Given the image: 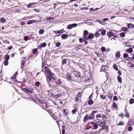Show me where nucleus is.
Segmentation results:
<instances>
[{
  "mask_svg": "<svg viewBox=\"0 0 134 134\" xmlns=\"http://www.w3.org/2000/svg\"><path fill=\"white\" fill-rule=\"evenodd\" d=\"M21 90L27 93L30 94V93H33V89L31 87L27 88H21Z\"/></svg>",
  "mask_w": 134,
  "mask_h": 134,
  "instance_id": "1",
  "label": "nucleus"
},
{
  "mask_svg": "<svg viewBox=\"0 0 134 134\" xmlns=\"http://www.w3.org/2000/svg\"><path fill=\"white\" fill-rule=\"evenodd\" d=\"M74 74L76 77H80L81 76L80 73L78 71H74Z\"/></svg>",
  "mask_w": 134,
  "mask_h": 134,
  "instance_id": "2",
  "label": "nucleus"
},
{
  "mask_svg": "<svg viewBox=\"0 0 134 134\" xmlns=\"http://www.w3.org/2000/svg\"><path fill=\"white\" fill-rule=\"evenodd\" d=\"M45 71H44V72L48 74H51V71L48 67L45 66Z\"/></svg>",
  "mask_w": 134,
  "mask_h": 134,
  "instance_id": "3",
  "label": "nucleus"
},
{
  "mask_svg": "<svg viewBox=\"0 0 134 134\" xmlns=\"http://www.w3.org/2000/svg\"><path fill=\"white\" fill-rule=\"evenodd\" d=\"M86 38L88 40L93 39L94 38V35L92 33H90Z\"/></svg>",
  "mask_w": 134,
  "mask_h": 134,
  "instance_id": "4",
  "label": "nucleus"
},
{
  "mask_svg": "<svg viewBox=\"0 0 134 134\" xmlns=\"http://www.w3.org/2000/svg\"><path fill=\"white\" fill-rule=\"evenodd\" d=\"M25 59V58H22V60H21V66L20 67L21 69H22L24 67V63L26 62Z\"/></svg>",
  "mask_w": 134,
  "mask_h": 134,
  "instance_id": "5",
  "label": "nucleus"
},
{
  "mask_svg": "<svg viewBox=\"0 0 134 134\" xmlns=\"http://www.w3.org/2000/svg\"><path fill=\"white\" fill-rule=\"evenodd\" d=\"M18 74V72H16L13 75L11 79L13 80L14 81L16 82L17 80L16 79V77L17 75Z\"/></svg>",
  "mask_w": 134,
  "mask_h": 134,
  "instance_id": "6",
  "label": "nucleus"
},
{
  "mask_svg": "<svg viewBox=\"0 0 134 134\" xmlns=\"http://www.w3.org/2000/svg\"><path fill=\"white\" fill-rule=\"evenodd\" d=\"M36 22H40V21L38 20H31L29 21L27 24L28 25L30 24H32L33 23H36Z\"/></svg>",
  "mask_w": 134,
  "mask_h": 134,
  "instance_id": "7",
  "label": "nucleus"
},
{
  "mask_svg": "<svg viewBox=\"0 0 134 134\" xmlns=\"http://www.w3.org/2000/svg\"><path fill=\"white\" fill-rule=\"evenodd\" d=\"M114 34L112 31H110L107 33V35L108 36L109 38L113 36Z\"/></svg>",
  "mask_w": 134,
  "mask_h": 134,
  "instance_id": "8",
  "label": "nucleus"
},
{
  "mask_svg": "<svg viewBox=\"0 0 134 134\" xmlns=\"http://www.w3.org/2000/svg\"><path fill=\"white\" fill-rule=\"evenodd\" d=\"M46 77L48 78V79L50 80H56L55 78L53 76L51 75L50 74H49V75H47L46 76Z\"/></svg>",
  "mask_w": 134,
  "mask_h": 134,
  "instance_id": "9",
  "label": "nucleus"
},
{
  "mask_svg": "<svg viewBox=\"0 0 134 134\" xmlns=\"http://www.w3.org/2000/svg\"><path fill=\"white\" fill-rule=\"evenodd\" d=\"M88 34V32L87 30H85L83 33V38H86Z\"/></svg>",
  "mask_w": 134,
  "mask_h": 134,
  "instance_id": "10",
  "label": "nucleus"
},
{
  "mask_svg": "<svg viewBox=\"0 0 134 134\" xmlns=\"http://www.w3.org/2000/svg\"><path fill=\"white\" fill-rule=\"evenodd\" d=\"M120 52L119 51H117L115 53V56L116 58H119L121 56Z\"/></svg>",
  "mask_w": 134,
  "mask_h": 134,
  "instance_id": "11",
  "label": "nucleus"
},
{
  "mask_svg": "<svg viewBox=\"0 0 134 134\" xmlns=\"http://www.w3.org/2000/svg\"><path fill=\"white\" fill-rule=\"evenodd\" d=\"M68 35L66 34H63L62 35L61 37L63 39H65L68 37Z\"/></svg>",
  "mask_w": 134,
  "mask_h": 134,
  "instance_id": "12",
  "label": "nucleus"
},
{
  "mask_svg": "<svg viewBox=\"0 0 134 134\" xmlns=\"http://www.w3.org/2000/svg\"><path fill=\"white\" fill-rule=\"evenodd\" d=\"M66 77L68 81L70 80L73 81V79H72V78L71 76L70 75H67Z\"/></svg>",
  "mask_w": 134,
  "mask_h": 134,
  "instance_id": "13",
  "label": "nucleus"
},
{
  "mask_svg": "<svg viewBox=\"0 0 134 134\" xmlns=\"http://www.w3.org/2000/svg\"><path fill=\"white\" fill-rule=\"evenodd\" d=\"M126 52L128 53H130L133 52V49L132 48H130L126 50Z\"/></svg>",
  "mask_w": 134,
  "mask_h": 134,
  "instance_id": "14",
  "label": "nucleus"
},
{
  "mask_svg": "<svg viewBox=\"0 0 134 134\" xmlns=\"http://www.w3.org/2000/svg\"><path fill=\"white\" fill-rule=\"evenodd\" d=\"M0 22L3 23H4L6 22V20L3 17L0 18Z\"/></svg>",
  "mask_w": 134,
  "mask_h": 134,
  "instance_id": "15",
  "label": "nucleus"
},
{
  "mask_svg": "<svg viewBox=\"0 0 134 134\" xmlns=\"http://www.w3.org/2000/svg\"><path fill=\"white\" fill-rule=\"evenodd\" d=\"M90 79L89 77L86 76H85V79L83 80V81L85 82H87L90 81Z\"/></svg>",
  "mask_w": 134,
  "mask_h": 134,
  "instance_id": "16",
  "label": "nucleus"
},
{
  "mask_svg": "<svg viewBox=\"0 0 134 134\" xmlns=\"http://www.w3.org/2000/svg\"><path fill=\"white\" fill-rule=\"evenodd\" d=\"M127 27L129 28H133L134 27V25L131 23H129L127 25Z\"/></svg>",
  "mask_w": 134,
  "mask_h": 134,
  "instance_id": "17",
  "label": "nucleus"
},
{
  "mask_svg": "<svg viewBox=\"0 0 134 134\" xmlns=\"http://www.w3.org/2000/svg\"><path fill=\"white\" fill-rule=\"evenodd\" d=\"M94 115L91 113V114L88 117V119H94Z\"/></svg>",
  "mask_w": 134,
  "mask_h": 134,
  "instance_id": "18",
  "label": "nucleus"
},
{
  "mask_svg": "<svg viewBox=\"0 0 134 134\" xmlns=\"http://www.w3.org/2000/svg\"><path fill=\"white\" fill-rule=\"evenodd\" d=\"M36 4V3H30L29 4L27 5V8H30L31 6H32L34 5H35Z\"/></svg>",
  "mask_w": 134,
  "mask_h": 134,
  "instance_id": "19",
  "label": "nucleus"
},
{
  "mask_svg": "<svg viewBox=\"0 0 134 134\" xmlns=\"http://www.w3.org/2000/svg\"><path fill=\"white\" fill-rule=\"evenodd\" d=\"M106 69V67L105 65H102L100 69V72L105 71V70Z\"/></svg>",
  "mask_w": 134,
  "mask_h": 134,
  "instance_id": "20",
  "label": "nucleus"
},
{
  "mask_svg": "<svg viewBox=\"0 0 134 134\" xmlns=\"http://www.w3.org/2000/svg\"><path fill=\"white\" fill-rule=\"evenodd\" d=\"M93 103L94 102L91 99L90 100H88V104L89 105H91L93 104Z\"/></svg>",
  "mask_w": 134,
  "mask_h": 134,
  "instance_id": "21",
  "label": "nucleus"
},
{
  "mask_svg": "<svg viewBox=\"0 0 134 134\" xmlns=\"http://www.w3.org/2000/svg\"><path fill=\"white\" fill-rule=\"evenodd\" d=\"M106 32V30L105 29H103L101 33V35L103 36H104L105 35Z\"/></svg>",
  "mask_w": 134,
  "mask_h": 134,
  "instance_id": "22",
  "label": "nucleus"
},
{
  "mask_svg": "<svg viewBox=\"0 0 134 134\" xmlns=\"http://www.w3.org/2000/svg\"><path fill=\"white\" fill-rule=\"evenodd\" d=\"M117 79L118 82L120 83H122V78L119 75L117 77Z\"/></svg>",
  "mask_w": 134,
  "mask_h": 134,
  "instance_id": "23",
  "label": "nucleus"
},
{
  "mask_svg": "<svg viewBox=\"0 0 134 134\" xmlns=\"http://www.w3.org/2000/svg\"><path fill=\"white\" fill-rule=\"evenodd\" d=\"M88 116L87 115H86L84 117L83 120V121L84 122H86V121L87 120V119H88Z\"/></svg>",
  "mask_w": 134,
  "mask_h": 134,
  "instance_id": "24",
  "label": "nucleus"
},
{
  "mask_svg": "<svg viewBox=\"0 0 134 134\" xmlns=\"http://www.w3.org/2000/svg\"><path fill=\"white\" fill-rule=\"evenodd\" d=\"M55 83L58 85H60L61 83L60 79H58L57 81L55 82Z\"/></svg>",
  "mask_w": 134,
  "mask_h": 134,
  "instance_id": "25",
  "label": "nucleus"
},
{
  "mask_svg": "<svg viewBox=\"0 0 134 134\" xmlns=\"http://www.w3.org/2000/svg\"><path fill=\"white\" fill-rule=\"evenodd\" d=\"M129 103L130 104H132L134 103V99L132 98H131L129 100Z\"/></svg>",
  "mask_w": 134,
  "mask_h": 134,
  "instance_id": "26",
  "label": "nucleus"
},
{
  "mask_svg": "<svg viewBox=\"0 0 134 134\" xmlns=\"http://www.w3.org/2000/svg\"><path fill=\"white\" fill-rule=\"evenodd\" d=\"M119 35L121 37H124L125 35V33L122 32V33H120L119 34Z\"/></svg>",
  "mask_w": 134,
  "mask_h": 134,
  "instance_id": "27",
  "label": "nucleus"
},
{
  "mask_svg": "<svg viewBox=\"0 0 134 134\" xmlns=\"http://www.w3.org/2000/svg\"><path fill=\"white\" fill-rule=\"evenodd\" d=\"M62 134H65V130L64 128L65 127V126L64 125L62 126Z\"/></svg>",
  "mask_w": 134,
  "mask_h": 134,
  "instance_id": "28",
  "label": "nucleus"
},
{
  "mask_svg": "<svg viewBox=\"0 0 134 134\" xmlns=\"http://www.w3.org/2000/svg\"><path fill=\"white\" fill-rule=\"evenodd\" d=\"M94 35V36L96 38H97L98 37H99L100 36V34L98 32H96L95 33V34Z\"/></svg>",
  "mask_w": 134,
  "mask_h": 134,
  "instance_id": "29",
  "label": "nucleus"
},
{
  "mask_svg": "<svg viewBox=\"0 0 134 134\" xmlns=\"http://www.w3.org/2000/svg\"><path fill=\"white\" fill-rule=\"evenodd\" d=\"M9 58L10 57L9 55L7 54L5 55V57H4V58L5 59V60H8L9 59Z\"/></svg>",
  "mask_w": 134,
  "mask_h": 134,
  "instance_id": "30",
  "label": "nucleus"
},
{
  "mask_svg": "<svg viewBox=\"0 0 134 134\" xmlns=\"http://www.w3.org/2000/svg\"><path fill=\"white\" fill-rule=\"evenodd\" d=\"M44 32V30L43 29H41L39 31V34L40 35H42L43 34Z\"/></svg>",
  "mask_w": 134,
  "mask_h": 134,
  "instance_id": "31",
  "label": "nucleus"
},
{
  "mask_svg": "<svg viewBox=\"0 0 134 134\" xmlns=\"http://www.w3.org/2000/svg\"><path fill=\"white\" fill-rule=\"evenodd\" d=\"M128 30V29L126 27H122L121 29V31H126Z\"/></svg>",
  "mask_w": 134,
  "mask_h": 134,
  "instance_id": "32",
  "label": "nucleus"
},
{
  "mask_svg": "<svg viewBox=\"0 0 134 134\" xmlns=\"http://www.w3.org/2000/svg\"><path fill=\"white\" fill-rule=\"evenodd\" d=\"M93 129H92V130L96 129H97L98 128V126L97 125V124L96 123L94 125H93Z\"/></svg>",
  "mask_w": 134,
  "mask_h": 134,
  "instance_id": "33",
  "label": "nucleus"
},
{
  "mask_svg": "<svg viewBox=\"0 0 134 134\" xmlns=\"http://www.w3.org/2000/svg\"><path fill=\"white\" fill-rule=\"evenodd\" d=\"M113 68H114V69L116 70L117 71L118 70V66H117V65L115 64H114L113 65Z\"/></svg>",
  "mask_w": 134,
  "mask_h": 134,
  "instance_id": "34",
  "label": "nucleus"
},
{
  "mask_svg": "<svg viewBox=\"0 0 134 134\" xmlns=\"http://www.w3.org/2000/svg\"><path fill=\"white\" fill-rule=\"evenodd\" d=\"M40 82L39 81H37L35 82V85L37 87H38L40 85Z\"/></svg>",
  "mask_w": 134,
  "mask_h": 134,
  "instance_id": "35",
  "label": "nucleus"
},
{
  "mask_svg": "<svg viewBox=\"0 0 134 134\" xmlns=\"http://www.w3.org/2000/svg\"><path fill=\"white\" fill-rule=\"evenodd\" d=\"M113 96V94L112 93H110L108 96V97L109 98H110V100H111Z\"/></svg>",
  "mask_w": 134,
  "mask_h": 134,
  "instance_id": "36",
  "label": "nucleus"
},
{
  "mask_svg": "<svg viewBox=\"0 0 134 134\" xmlns=\"http://www.w3.org/2000/svg\"><path fill=\"white\" fill-rule=\"evenodd\" d=\"M32 53L33 54H36L37 52V48H35L32 50Z\"/></svg>",
  "mask_w": 134,
  "mask_h": 134,
  "instance_id": "37",
  "label": "nucleus"
},
{
  "mask_svg": "<svg viewBox=\"0 0 134 134\" xmlns=\"http://www.w3.org/2000/svg\"><path fill=\"white\" fill-rule=\"evenodd\" d=\"M4 65L5 66H7L8 65V60H5L4 62Z\"/></svg>",
  "mask_w": 134,
  "mask_h": 134,
  "instance_id": "38",
  "label": "nucleus"
},
{
  "mask_svg": "<svg viewBox=\"0 0 134 134\" xmlns=\"http://www.w3.org/2000/svg\"><path fill=\"white\" fill-rule=\"evenodd\" d=\"M73 28L71 24L68 25L67 26V29H71Z\"/></svg>",
  "mask_w": 134,
  "mask_h": 134,
  "instance_id": "39",
  "label": "nucleus"
},
{
  "mask_svg": "<svg viewBox=\"0 0 134 134\" xmlns=\"http://www.w3.org/2000/svg\"><path fill=\"white\" fill-rule=\"evenodd\" d=\"M67 59H64L62 61V64L63 65H64L66 64Z\"/></svg>",
  "mask_w": 134,
  "mask_h": 134,
  "instance_id": "40",
  "label": "nucleus"
},
{
  "mask_svg": "<svg viewBox=\"0 0 134 134\" xmlns=\"http://www.w3.org/2000/svg\"><path fill=\"white\" fill-rule=\"evenodd\" d=\"M83 38L84 42H85L86 44H87L88 43V42L87 41V40H88V39H87V38Z\"/></svg>",
  "mask_w": 134,
  "mask_h": 134,
  "instance_id": "41",
  "label": "nucleus"
},
{
  "mask_svg": "<svg viewBox=\"0 0 134 134\" xmlns=\"http://www.w3.org/2000/svg\"><path fill=\"white\" fill-rule=\"evenodd\" d=\"M128 54L126 53H124L123 54V57L124 58H125L128 57Z\"/></svg>",
  "mask_w": 134,
  "mask_h": 134,
  "instance_id": "42",
  "label": "nucleus"
},
{
  "mask_svg": "<svg viewBox=\"0 0 134 134\" xmlns=\"http://www.w3.org/2000/svg\"><path fill=\"white\" fill-rule=\"evenodd\" d=\"M102 129H107V130L108 129V126L107 125H104L103 126H102Z\"/></svg>",
  "mask_w": 134,
  "mask_h": 134,
  "instance_id": "43",
  "label": "nucleus"
},
{
  "mask_svg": "<svg viewBox=\"0 0 134 134\" xmlns=\"http://www.w3.org/2000/svg\"><path fill=\"white\" fill-rule=\"evenodd\" d=\"M61 44V43L60 42H57L55 44V46L57 47H59Z\"/></svg>",
  "mask_w": 134,
  "mask_h": 134,
  "instance_id": "44",
  "label": "nucleus"
},
{
  "mask_svg": "<svg viewBox=\"0 0 134 134\" xmlns=\"http://www.w3.org/2000/svg\"><path fill=\"white\" fill-rule=\"evenodd\" d=\"M100 97L101 99L104 100L106 98V97L105 96L103 95H101L100 96Z\"/></svg>",
  "mask_w": 134,
  "mask_h": 134,
  "instance_id": "45",
  "label": "nucleus"
},
{
  "mask_svg": "<svg viewBox=\"0 0 134 134\" xmlns=\"http://www.w3.org/2000/svg\"><path fill=\"white\" fill-rule=\"evenodd\" d=\"M106 49L105 47H102L101 49V50L103 52H104L105 51Z\"/></svg>",
  "mask_w": 134,
  "mask_h": 134,
  "instance_id": "46",
  "label": "nucleus"
},
{
  "mask_svg": "<svg viewBox=\"0 0 134 134\" xmlns=\"http://www.w3.org/2000/svg\"><path fill=\"white\" fill-rule=\"evenodd\" d=\"M29 40V38L27 36H25L24 37V40L25 41H27Z\"/></svg>",
  "mask_w": 134,
  "mask_h": 134,
  "instance_id": "47",
  "label": "nucleus"
},
{
  "mask_svg": "<svg viewBox=\"0 0 134 134\" xmlns=\"http://www.w3.org/2000/svg\"><path fill=\"white\" fill-rule=\"evenodd\" d=\"M112 106L113 108H116L117 107L116 104L115 103H113L112 104Z\"/></svg>",
  "mask_w": 134,
  "mask_h": 134,
  "instance_id": "48",
  "label": "nucleus"
},
{
  "mask_svg": "<svg viewBox=\"0 0 134 134\" xmlns=\"http://www.w3.org/2000/svg\"><path fill=\"white\" fill-rule=\"evenodd\" d=\"M46 45V43L45 42H43L41 44V46L42 47H45Z\"/></svg>",
  "mask_w": 134,
  "mask_h": 134,
  "instance_id": "49",
  "label": "nucleus"
},
{
  "mask_svg": "<svg viewBox=\"0 0 134 134\" xmlns=\"http://www.w3.org/2000/svg\"><path fill=\"white\" fill-rule=\"evenodd\" d=\"M113 100L117 101L118 100V97L115 96H114L113 98Z\"/></svg>",
  "mask_w": 134,
  "mask_h": 134,
  "instance_id": "50",
  "label": "nucleus"
},
{
  "mask_svg": "<svg viewBox=\"0 0 134 134\" xmlns=\"http://www.w3.org/2000/svg\"><path fill=\"white\" fill-rule=\"evenodd\" d=\"M61 95H62L61 94H55L54 97H55L56 98H57L60 97L61 96Z\"/></svg>",
  "mask_w": 134,
  "mask_h": 134,
  "instance_id": "51",
  "label": "nucleus"
},
{
  "mask_svg": "<svg viewBox=\"0 0 134 134\" xmlns=\"http://www.w3.org/2000/svg\"><path fill=\"white\" fill-rule=\"evenodd\" d=\"M53 32L56 34H60L61 32H60L59 30L57 31H53Z\"/></svg>",
  "mask_w": 134,
  "mask_h": 134,
  "instance_id": "52",
  "label": "nucleus"
},
{
  "mask_svg": "<svg viewBox=\"0 0 134 134\" xmlns=\"http://www.w3.org/2000/svg\"><path fill=\"white\" fill-rule=\"evenodd\" d=\"M132 129V127L131 126H129L128 128V130L129 131H131Z\"/></svg>",
  "mask_w": 134,
  "mask_h": 134,
  "instance_id": "53",
  "label": "nucleus"
},
{
  "mask_svg": "<svg viewBox=\"0 0 134 134\" xmlns=\"http://www.w3.org/2000/svg\"><path fill=\"white\" fill-rule=\"evenodd\" d=\"M128 58L129 59H126V60H128L129 61H133V59L132 58H131L130 57H128Z\"/></svg>",
  "mask_w": 134,
  "mask_h": 134,
  "instance_id": "54",
  "label": "nucleus"
},
{
  "mask_svg": "<svg viewBox=\"0 0 134 134\" xmlns=\"http://www.w3.org/2000/svg\"><path fill=\"white\" fill-rule=\"evenodd\" d=\"M46 81H47V83L49 85V83L51 82V80L48 79V78L46 77Z\"/></svg>",
  "mask_w": 134,
  "mask_h": 134,
  "instance_id": "55",
  "label": "nucleus"
},
{
  "mask_svg": "<svg viewBox=\"0 0 134 134\" xmlns=\"http://www.w3.org/2000/svg\"><path fill=\"white\" fill-rule=\"evenodd\" d=\"M124 125V124L123 122L120 121V122H119V124H118L117 125L121 126V125Z\"/></svg>",
  "mask_w": 134,
  "mask_h": 134,
  "instance_id": "56",
  "label": "nucleus"
},
{
  "mask_svg": "<svg viewBox=\"0 0 134 134\" xmlns=\"http://www.w3.org/2000/svg\"><path fill=\"white\" fill-rule=\"evenodd\" d=\"M53 19H53V17H51L50 16H49V18H47L46 19L47 20H53Z\"/></svg>",
  "mask_w": 134,
  "mask_h": 134,
  "instance_id": "57",
  "label": "nucleus"
},
{
  "mask_svg": "<svg viewBox=\"0 0 134 134\" xmlns=\"http://www.w3.org/2000/svg\"><path fill=\"white\" fill-rule=\"evenodd\" d=\"M93 93H92L91 94V95L89 96V98H88L89 99H91L92 98L93 95Z\"/></svg>",
  "mask_w": 134,
  "mask_h": 134,
  "instance_id": "58",
  "label": "nucleus"
},
{
  "mask_svg": "<svg viewBox=\"0 0 134 134\" xmlns=\"http://www.w3.org/2000/svg\"><path fill=\"white\" fill-rule=\"evenodd\" d=\"M79 40L80 42L81 43H82L83 41V40L82 38H80Z\"/></svg>",
  "mask_w": 134,
  "mask_h": 134,
  "instance_id": "59",
  "label": "nucleus"
},
{
  "mask_svg": "<svg viewBox=\"0 0 134 134\" xmlns=\"http://www.w3.org/2000/svg\"><path fill=\"white\" fill-rule=\"evenodd\" d=\"M72 25V26L73 27H76L77 24L76 23H74L72 24H71Z\"/></svg>",
  "mask_w": 134,
  "mask_h": 134,
  "instance_id": "60",
  "label": "nucleus"
},
{
  "mask_svg": "<svg viewBox=\"0 0 134 134\" xmlns=\"http://www.w3.org/2000/svg\"><path fill=\"white\" fill-rule=\"evenodd\" d=\"M133 18L130 17L129 18V19L130 20V21L132 22H134L133 19Z\"/></svg>",
  "mask_w": 134,
  "mask_h": 134,
  "instance_id": "61",
  "label": "nucleus"
},
{
  "mask_svg": "<svg viewBox=\"0 0 134 134\" xmlns=\"http://www.w3.org/2000/svg\"><path fill=\"white\" fill-rule=\"evenodd\" d=\"M81 92H79L77 94V96L79 97H81Z\"/></svg>",
  "mask_w": 134,
  "mask_h": 134,
  "instance_id": "62",
  "label": "nucleus"
},
{
  "mask_svg": "<svg viewBox=\"0 0 134 134\" xmlns=\"http://www.w3.org/2000/svg\"><path fill=\"white\" fill-rule=\"evenodd\" d=\"M75 46L79 47H83L81 44H77Z\"/></svg>",
  "mask_w": 134,
  "mask_h": 134,
  "instance_id": "63",
  "label": "nucleus"
},
{
  "mask_svg": "<svg viewBox=\"0 0 134 134\" xmlns=\"http://www.w3.org/2000/svg\"><path fill=\"white\" fill-rule=\"evenodd\" d=\"M90 10L92 12H94L95 11V10L93 8H91L90 9Z\"/></svg>",
  "mask_w": 134,
  "mask_h": 134,
  "instance_id": "64",
  "label": "nucleus"
}]
</instances>
